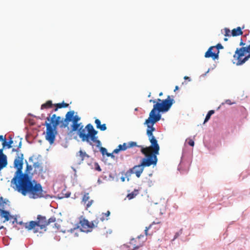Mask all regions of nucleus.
<instances>
[{"label": "nucleus", "instance_id": "17", "mask_svg": "<svg viewBox=\"0 0 250 250\" xmlns=\"http://www.w3.org/2000/svg\"><path fill=\"white\" fill-rule=\"evenodd\" d=\"M131 169L134 171V173L136 174L137 177L139 178L144 170V167L141 166V164H140V165L134 166Z\"/></svg>", "mask_w": 250, "mask_h": 250}, {"label": "nucleus", "instance_id": "48", "mask_svg": "<svg viewBox=\"0 0 250 250\" xmlns=\"http://www.w3.org/2000/svg\"><path fill=\"white\" fill-rule=\"evenodd\" d=\"M188 144L189 146H193L194 145V142L192 140H189Z\"/></svg>", "mask_w": 250, "mask_h": 250}, {"label": "nucleus", "instance_id": "37", "mask_svg": "<svg viewBox=\"0 0 250 250\" xmlns=\"http://www.w3.org/2000/svg\"><path fill=\"white\" fill-rule=\"evenodd\" d=\"M2 146L3 148L5 147H7L8 148L12 147V146L10 145V143L8 144V142H7L6 140L2 143Z\"/></svg>", "mask_w": 250, "mask_h": 250}, {"label": "nucleus", "instance_id": "11", "mask_svg": "<svg viewBox=\"0 0 250 250\" xmlns=\"http://www.w3.org/2000/svg\"><path fill=\"white\" fill-rule=\"evenodd\" d=\"M74 114L75 111L73 110H71L67 112L65 116V118L64 119L62 120V123L61 124L60 127L65 128L67 127L69 123L70 122H72Z\"/></svg>", "mask_w": 250, "mask_h": 250}, {"label": "nucleus", "instance_id": "24", "mask_svg": "<svg viewBox=\"0 0 250 250\" xmlns=\"http://www.w3.org/2000/svg\"><path fill=\"white\" fill-rule=\"evenodd\" d=\"M138 194L139 190L135 189L131 193L128 194L126 197L129 200H131L134 198Z\"/></svg>", "mask_w": 250, "mask_h": 250}, {"label": "nucleus", "instance_id": "2", "mask_svg": "<svg viewBox=\"0 0 250 250\" xmlns=\"http://www.w3.org/2000/svg\"><path fill=\"white\" fill-rule=\"evenodd\" d=\"M85 129L87 132V135L83 136V142H86L88 145L93 146V143H96L97 147H101V142L98 139V137L97 135L98 131L96 130L93 126L91 124H88L85 126Z\"/></svg>", "mask_w": 250, "mask_h": 250}, {"label": "nucleus", "instance_id": "43", "mask_svg": "<svg viewBox=\"0 0 250 250\" xmlns=\"http://www.w3.org/2000/svg\"><path fill=\"white\" fill-rule=\"evenodd\" d=\"M94 165L95 166V168L96 170H97L98 171H101L102 170V169L98 163H95Z\"/></svg>", "mask_w": 250, "mask_h": 250}, {"label": "nucleus", "instance_id": "44", "mask_svg": "<svg viewBox=\"0 0 250 250\" xmlns=\"http://www.w3.org/2000/svg\"><path fill=\"white\" fill-rule=\"evenodd\" d=\"M1 202H2V208H4V204H7L8 203H9V201H8V200H7L6 199H3V201H1Z\"/></svg>", "mask_w": 250, "mask_h": 250}, {"label": "nucleus", "instance_id": "52", "mask_svg": "<svg viewBox=\"0 0 250 250\" xmlns=\"http://www.w3.org/2000/svg\"><path fill=\"white\" fill-rule=\"evenodd\" d=\"M6 140L5 138H4L2 135H0V141H3V142Z\"/></svg>", "mask_w": 250, "mask_h": 250}, {"label": "nucleus", "instance_id": "32", "mask_svg": "<svg viewBox=\"0 0 250 250\" xmlns=\"http://www.w3.org/2000/svg\"><path fill=\"white\" fill-rule=\"evenodd\" d=\"M118 147L119 148V149H120V151L125 150L127 148V144L124 143L123 145H119L118 146Z\"/></svg>", "mask_w": 250, "mask_h": 250}, {"label": "nucleus", "instance_id": "13", "mask_svg": "<svg viewBox=\"0 0 250 250\" xmlns=\"http://www.w3.org/2000/svg\"><path fill=\"white\" fill-rule=\"evenodd\" d=\"M250 52V44L246 47H242L238 49L237 48L235 51L234 58H237V59H239L240 58L244 56L245 53H248Z\"/></svg>", "mask_w": 250, "mask_h": 250}, {"label": "nucleus", "instance_id": "38", "mask_svg": "<svg viewBox=\"0 0 250 250\" xmlns=\"http://www.w3.org/2000/svg\"><path fill=\"white\" fill-rule=\"evenodd\" d=\"M182 233V229H181L179 231L177 232L174 236L172 241H174Z\"/></svg>", "mask_w": 250, "mask_h": 250}, {"label": "nucleus", "instance_id": "1", "mask_svg": "<svg viewBox=\"0 0 250 250\" xmlns=\"http://www.w3.org/2000/svg\"><path fill=\"white\" fill-rule=\"evenodd\" d=\"M32 178V176L23 174L16 179L13 178L11 181V186L22 195H28L30 198H52V196L46 194V192L42 189L41 185Z\"/></svg>", "mask_w": 250, "mask_h": 250}, {"label": "nucleus", "instance_id": "22", "mask_svg": "<svg viewBox=\"0 0 250 250\" xmlns=\"http://www.w3.org/2000/svg\"><path fill=\"white\" fill-rule=\"evenodd\" d=\"M79 156L81 157V161H83L85 158H89V156L85 151H83L82 150L76 153V157Z\"/></svg>", "mask_w": 250, "mask_h": 250}, {"label": "nucleus", "instance_id": "6", "mask_svg": "<svg viewBox=\"0 0 250 250\" xmlns=\"http://www.w3.org/2000/svg\"><path fill=\"white\" fill-rule=\"evenodd\" d=\"M23 154H20L19 156H16L14 161V167L17 169L13 178H15L23 175L22 174V168L23 165Z\"/></svg>", "mask_w": 250, "mask_h": 250}, {"label": "nucleus", "instance_id": "62", "mask_svg": "<svg viewBox=\"0 0 250 250\" xmlns=\"http://www.w3.org/2000/svg\"><path fill=\"white\" fill-rule=\"evenodd\" d=\"M33 156H31L29 158V162H32L33 161Z\"/></svg>", "mask_w": 250, "mask_h": 250}, {"label": "nucleus", "instance_id": "53", "mask_svg": "<svg viewBox=\"0 0 250 250\" xmlns=\"http://www.w3.org/2000/svg\"><path fill=\"white\" fill-rule=\"evenodd\" d=\"M1 201H3V197H0V207H1L2 208V205Z\"/></svg>", "mask_w": 250, "mask_h": 250}, {"label": "nucleus", "instance_id": "27", "mask_svg": "<svg viewBox=\"0 0 250 250\" xmlns=\"http://www.w3.org/2000/svg\"><path fill=\"white\" fill-rule=\"evenodd\" d=\"M25 163L26 164V167L24 173L22 172V174H26L28 176H32V174H30L29 171L32 169V166L29 165L26 160H25Z\"/></svg>", "mask_w": 250, "mask_h": 250}, {"label": "nucleus", "instance_id": "61", "mask_svg": "<svg viewBox=\"0 0 250 250\" xmlns=\"http://www.w3.org/2000/svg\"><path fill=\"white\" fill-rule=\"evenodd\" d=\"M184 79H185V80H189V81H190V78H189V77H188V76H185V77H184Z\"/></svg>", "mask_w": 250, "mask_h": 250}, {"label": "nucleus", "instance_id": "47", "mask_svg": "<svg viewBox=\"0 0 250 250\" xmlns=\"http://www.w3.org/2000/svg\"><path fill=\"white\" fill-rule=\"evenodd\" d=\"M113 154H114L113 152H112V153L107 152L106 155L108 157H110L111 158L114 159L115 158V156Z\"/></svg>", "mask_w": 250, "mask_h": 250}, {"label": "nucleus", "instance_id": "49", "mask_svg": "<svg viewBox=\"0 0 250 250\" xmlns=\"http://www.w3.org/2000/svg\"><path fill=\"white\" fill-rule=\"evenodd\" d=\"M93 202V200H91V201H88V203H87V205H86V207H87V208H89V207H90L91 206V205H92V204Z\"/></svg>", "mask_w": 250, "mask_h": 250}, {"label": "nucleus", "instance_id": "35", "mask_svg": "<svg viewBox=\"0 0 250 250\" xmlns=\"http://www.w3.org/2000/svg\"><path fill=\"white\" fill-rule=\"evenodd\" d=\"M56 220V217L54 216H52L48 220H47V226L49 225L51 223L55 222Z\"/></svg>", "mask_w": 250, "mask_h": 250}, {"label": "nucleus", "instance_id": "57", "mask_svg": "<svg viewBox=\"0 0 250 250\" xmlns=\"http://www.w3.org/2000/svg\"><path fill=\"white\" fill-rule=\"evenodd\" d=\"M18 224L19 225H24V227H25V223H23L22 221H20V222H17Z\"/></svg>", "mask_w": 250, "mask_h": 250}, {"label": "nucleus", "instance_id": "30", "mask_svg": "<svg viewBox=\"0 0 250 250\" xmlns=\"http://www.w3.org/2000/svg\"><path fill=\"white\" fill-rule=\"evenodd\" d=\"M33 167L35 168H38L40 173L42 172L43 168L40 163L39 162H37L34 163L33 164Z\"/></svg>", "mask_w": 250, "mask_h": 250}, {"label": "nucleus", "instance_id": "56", "mask_svg": "<svg viewBox=\"0 0 250 250\" xmlns=\"http://www.w3.org/2000/svg\"><path fill=\"white\" fill-rule=\"evenodd\" d=\"M70 194H71L70 192H67L65 195V197L66 198L69 197L70 195Z\"/></svg>", "mask_w": 250, "mask_h": 250}, {"label": "nucleus", "instance_id": "58", "mask_svg": "<svg viewBox=\"0 0 250 250\" xmlns=\"http://www.w3.org/2000/svg\"><path fill=\"white\" fill-rule=\"evenodd\" d=\"M125 176H122V177H121V181H122V182H125Z\"/></svg>", "mask_w": 250, "mask_h": 250}, {"label": "nucleus", "instance_id": "4", "mask_svg": "<svg viewBox=\"0 0 250 250\" xmlns=\"http://www.w3.org/2000/svg\"><path fill=\"white\" fill-rule=\"evenodd\" d=\"M47 121L50 122L48 123L45 122L44 125L46 126V128L51 130L57 132V128L58 125H60L62 123V118L60 116H57L56 114H53L51 117V114H48V116L46 118Z\"/></svg>", "mask_w": 250, "mask_h": 250}, {"label": "nucleus", "instance_id": "7", "mask_svg": "<svg viewBox=\"0 0 250 250\" xmlns=\"http://www.w3.org/2000/svg\"><path fill=\"white\" fill-rule=\"evenodd\" d=\"M223 46L221 43H218L215 46H210L205 53V58H212L215 60L219 57V49H223Z\"/></svg>", "mask_w": 250, "mask_h": 250}, {"label": "nucleus", "instance_id": "54", "mask_svg": "<svg viewBox=\"0 0 250 250\" xmlns=\"http://www.w3.org/2000/svg\"><path fill=\"white\" fill-rule=\"evenodd\" d=\"M245 44V43H244L242 40V39H241V42H240V46H244Z\"/></svg>", "mask_w": 250, "mask_h": 250}, {"label": "nucleus", "instance_id": "14", "mask_svg": "<svg viewBox=\"0 0 250 250\" xmlns=\"http://www.w3.org/2000/svg\"><path fill=\"white\" fill-rule=\"evenodd\" d=\"M77 229H80L81 231L84 232H90L91 230H89V222L85 219H83L80 221L79 225H78Z\"/></svg>", "mask_w": 250, "mask_h": 250}, {"label": "nucleus", "instance_id": "55", "mask_svg": "<svg viewBox=\"0 0 250 250\" xmlns=\"http://www.w3.org/2000/svg\"><path fill=\"white\" fill-rule=\"evenodd\" d=\"M103 214H104L105 216H107H107H108L110 215V211H107L106 212V213H103Z\"/></svg>", "mask_w": 250, "mask_h": 250}, {"label": "nucleus", "instance_id": "45", "mask_svg": "<svg viewBox=\"0 0 250 250\" xmlns=\"http://www.w3.org/2000/svg\"><path fill=\"white\" fill-rule=\"evenodd\" d=\"M225 103L226 104H229V105H231V104H233L234 103H232L230 100L228 99V100H226L225 101V103H222V104L223 105Z\"/></svg>", "mask_w": 250, "mask_h": 250}, {"label": "nucleus", "instance_id": "26", "mask_svg": "<svg viewBox=\"0 0 250 250\" xmlns=\"http://www.w3.org/2000/svg\"><path fill=\"white\" fill-rule=\"evenodd\" d=\"M122 174H124L125 177L126 178L127 181H129L130 177L132 174L134 173V171L132 170L131 168L129 169L126 172L124 173V172H121Z\"/></svg>", "mask_w": 250, "mask_h": 250}, {"label": "nucleus", "instance_id": "18", "mask_svg": "<svg viewBox=\"0 0 250 250\" xmlns=\"http://www.w3.org/2000/svg\"><path fill=\"white\" fill-rule=\"evenodd\" d=\"M0 213L1 217L4 218L5 219L4 222L10 220V218L13 217V216H12L10 214V213L8 211L1 208H0Z\"/></svg>", "mask_w": 250, "mask_h": 250}, {"label": "nucleus", "instance_id": "60", "mask_svg": "<svg viewBox=\"0 0 250 250\" xmlns=\"http://www.w3.org/2000/svg\"><path fill=\"white\" fill-rule=\"evenodd\" d=\"M8 144L10 143V145H11L13 143V141L12 140V138H10V140L8 142Z\"/></svg>", "mask_w": 250, "mask_h": 250}, {"label": "nucleus", "instance_id": "20", "mask_svg": "<svg viewBox=\"0 0 250 250\" xmlns=\"http://www.w3.org/2000/svg\"><path fill=\"white\" fill-rule=\"evenodd\" d=\"M95 123L96 125L97 128L100 130L104 131L106 129V125L105 124L101 125V121L99 119H96L95 121Z\"/></svg>", "mask_w": 250, "mask_h": 250}, {"label": "nucleus", "instance_id": "59", "mask_svg": "<svg viewBox=\"0 0 250 250\" xmlns=\"http://www.w3.org/2000/svg\"><path fill=\"white\" fill-rule=\"evenodd\" d=\"M37 119H40L41 120H42L44 117V116L43 114H42V118L40 117H36Z\"/></svg>", "mask_w": 250, "mask_h": 250}, {"label": "nucleus", "instance_id": "63", "mask_svg": "<svg viewBox=\"0 0 250 250\" xmlns=\"http://www.w3.org/2000/svg\"><path fill=\"white\" fill-rule=\"evenodd\" d=\"M102 181L100 179H98V181H97V183L99 184H100L101 183H102Z\"/></svg>", "mask_w": 250, "mask_h": 250}, {"label": "nucleus", "instance_id": "15", "mask_svg": "<svg viewBox=\"0 0 250 250\" xmlns=\"http://www.w3.org/2000/svg\"><path fill=\"white\" fill-rule=\"evenodd\" d=\"M155 124V123L147 119L144 123V125H147L146 135L148 137L154 136L153 132L155 130V128L153 126Z\"/></svg>", "mask_w": 250, "mask_h": 250}, {"label": "nucleus", "instance_id": "39", "mask_svg": "<svg viewBox=\"0 0 250 250\" xmlns=\"http://www.w3.org/2000/svg\"><path fill=\"white\" fill-rule=\"evenodd\" d=\"M81 120V118L78 115H74L72 123H77Z\"/></svg>", "mask_w": 250, "mask_h": 250}, {"label": "nucleus", "instance_id": "23", "mask_svg": "<svg viewBox=\"0 0 250 250\" xmlns=\"http://www.w3.org/2000/svg\"><path fill=\"white\" fill-rule=\"evenodd\" d=\"M250 58V52L248 53V55L246 56L244 59H241V58H240L239 59L237 60V62L236 63V65H240L244 63L247 61L248 60V59Z\"/></svg>", "mask_w": 250, "mask_h": 250}, {"label": "nucleus", "instance_id": "8", "mask_svg": "<svg viewBox=\"0 0 250 250\" xmlns=\"http://www.w3.org/2000/svg\"><path fill=\"white\" fill-rule=\"evenodd\" d=\"M158 161L157 154L152 153L151 154L146 155V156L142 159L141 163V166L144 167H149L151 165L156 166Z\"/></svg>", "mask_w": 250, "mask_h": 250}, {"label": "nucleus", "instance_id": "10", "mask_svg": "<svg viewBox=\"0 0 250 250\" xmlns=\"http://www.w3.org/2000/svg\"><path fill=\"white\" fill-rule=\"evenodd\" d=\"M161 111L159 110V108L153 105V107L149 114V117L147 119L150 120L152 122L156 123L161 119Z\"/></svg>", "mask_w": 250, "mask_h": 250}, {"label": "nucleus", "instance_id": "42", "mask_svg": "<svg viewBox=\"0 0 250 250\" xmlns=\"http://www.w3.org/2000/svg\"><path fill=\"white\" fill-rule=\"evenodd\" d=\"M154 224H156L155 222H153L148 227H147L146 228V229L145 230L146 235H147V234H148L147 231H148V229H149Z\"/></svg>", "mask_w": 250, "mask_h": 250}, {"label": "nucleus", "instance_id": "51", "mask_svg": "<svg viewBox=\"0 0 250 250\" xmlns=\"http://www.w3.org/2000/svg\"><path fill=\"white\" fill-rule=\"evenodd\" d=\"M120 151V149H119V148H118V147H117V148H116V149H115L113 150V153L117 154V153H118Z\"/></svg>", "mask_w": 250, "mask_h": 250}, {"label": "nucleus", "instance_id": "36", "mask_svg": "<svg viewBox=\"0 0 250 250\" xmlns=\"http://www.w3.org/2000/svg\"><path fill=\"white\" fill-rule=\"evenodd\" d=\"M100 151L102 154L103 155H106L107 152V149L103 147H100Z\"/></svg>", "mask_w": 250, "mask_h": 250}, {"label": "nucleus", "instance_id": "3", "mask_svg": "<svg viewBox=\"0 0 250 250\" xmlns=\"http://www.w3.org/2000/svg\"><path fill=\"white\" fill-rule=\"evenodd\" d=\"M47 226V220L45 216L41 215L37 216V221H31L25 223V228L28 230L33 229L34 233L39 232V229H42Z\"/></svg>", "mask_w": 250, "mask_h": 250}, {"label": "nucleus", "instance_id": "46", "mask_svg": "<svg viewBox=\"0 0 250 250\" xmlns=\"http://www.w3.org/2000/svg\"><path fill=\"white\" fill-rule=\"evenodd\" d=\"M12 223L13 224H14L15 223H17V217H14L13 216V218H10V220Z\"/></svg>", "mask_w": 250, "mask_h": 250}, {"label": "nucleus", "instance_id": "12", "mask_svg": "<svg viewBox=\"0 0 250 250\" xmlns=\"http://www.w3.org/2000/svg\"><path fill=\"white\" fill-rule=\"evenodd\" d=\"M148 140L150 143V147L153 149L152 153L158 155L160 150V146L158 141L154 136L148 137Z\"/></svg>", "mask_w": 250, "mask_h": 250}, {"label": "nucleus", "instance_id": "41", "mask_svg": "<svg viewBox=\"0 0 250 250\" xmlns=\"http://www.w3.org/2000/svg\"><path fill=\"white\" fill-rule=\"evenodd\" d=\"M148 150V147H146V148L142 147L141 151L143 154L145 155V156H146V155H148L147 154Z\"/></svg>", "mask_w": 250, "mask_h": 250}, {"label": "nucleus", "instance_id": "33", "mask_svg": "<svg viewBox=\"0 0 250 250\" xmlns=\"http://www.w3.org/2000/svg\"><path fill=\"white\" fill-rule=\"evenodd\" d=\"M137 146L138 147H140L141 146H137L136 142H128V143L127 145V148H128L132 147H134V146Z\"/></svg>", "mask_w": 250, "mask_h": 250}, {"label": "nucleus", "instance_id": "50", "mask_svg": "<svg viewBox=\"0 0 250 250\" xmlns=\"http://www.w3.org/2000/svg\"><path fill=\"white\" fill-rule=\"evenodd\" d=\"M225 31H226V34L225 35V36H229V33L230 32V30L228 29V28H225Z\"/></svg>", "mask_w": 250, "mask_h": 250}, {"label": "nucleus", "instance_id": "40", "mask_svg": "<svg viewBox=\"0 0 250 250\" xmlns=\"http://www.w3.org/2000/svg\"><path fill=\"white\" fill-rule=\"evenodd\" d=\"M98 223V222L96 221V220L92 221L91 222H89V229L94 228L95 227V224H96V225H97Z\"/></svg>", "mask_w": 250, "mask_h": 250}, {"label": "nucleus", "instance_id": "34", "mask_svg": "<svg viewBox=\"0 0 250 250\" xmlns=\"http://www.w3.org/2000/svg\"><path fill=\"white\" fill-rule=\"evenodd\" d=\"M89 199L88 193H85L83 197V202L86 203Z\"/></svg>", "mask_w": 250, "mask_h": 250}, {"label": "nucleus", "instance_id": "29", "mask_svg": "<svg viewBox=\"0 0 250 250\" xmlns=\"http://www.w3.org/2000/svg\"><path fill=\"white\" fill-rule=\"evenodd\" d=\"M53 104L51 101H48L46 103L42 104L41 105V109L51 107Z\"/></svg>", "mask_w": 250, "mask_h": 250}, {"label": "nucleus", "instance_id": "5", "mask_svg": "<svg viewBox=\"0 0 250 250\" xmlns=\"http://www.w3.org/2000/svg\"><path fill=\"white\" fill-rule=\"evenodd\" d=\"M158 102L154 104V106L159 108L162 113H165L168 111L171 108L172 104L175 103L173 99H171L170 96H168L165 100L157 99Z\"/></svg>", "mask_w": 250, "mask_h": 250}, {"label": "nucleus", "instance_id": "16", "mask_svg": "<svg viewBox=\"0 0 250 250\" xmlns=\"http://www.w3.org/2000/svg\"><path fill=\"white\" fill-rule=\"evenodd\" d=\"M57 132H55L46 128L45 139L48 141L50 145L54 143Z\"/></svg>", "mask_w": 250, "mask_h": 250}, {"label": "nucleus", "instance_id": "19", "mask_svg": "<svg viewBox=\"0 0 250 250\" xmlns=\"http://www.w3.org/2000/svg\"><path fill=\"white\" fill-rule=\"evenodd\" d=\"M1 158L3 160V162L0 161V165L6 167L7 165V159L6 155L3 153V149H0V159Z\"/></svg>", "mask_w": 250, "mask_h": 250}, {"label": "nucleus", "instance_id": "9", "mask_svg": "<svg viewBox=\"0 0 250 250\" xmlns=\"http://www.w3.org/2000/svg\"><path fill=\"white\" fill-rule=\"evenodd\" d=\"M83 126L82 125V123H78V122L72 123L71 125V132L78 131V134L81 139L82 141H83V135L85 136L87 135L85 131L86 129L85 127L83 128Z\"/></svg>", "mask_w": 250, "mask_h": 250}, {"label": "nucleus", "instance_id": "31", "mask_svg": "<svg viewBox=\"0 0 250 250\" xmlns=\"http://www.w3.org/2000/svg\"><path fill=\"white\" fill-rule=\"evenodd\" d=\"M55 106H58V108H66L69 106L68 104L65 103L64 102H62V103H58L55 104Z\"/></svg>", "mask_w": 250, "mask_h": 250}, {"label": "nucleus", "instance_id": "25", "mask_svg": "<svg viewBox=\"0 0 250 250\" xmlns=\"http://www.w3.org/2000/svg\"><path fill=\"white\" fill-rule=\"evenodd\" d=\"M21 140H22V138H20L19 145H18V146H17V148H13V149L12 150V152H16V153H17V156H19V155L20 154H22V153L20 152V149H19L21 147V145H22V141H21Z\"/></svg>", "mask_w": 250, "mask_h": 250}, {"label": "nucleus", "instance_id": "21", "mask_svg": "<svg viewBox=\"0 0 250 250\" xmlns=\"http://www.w3.org/2000/svg\"><path fill=\"white\" fill-rule=\"evenodd\" d=\"M242 34L243 32L240 27H237L236 28H234L231 31V35L233 37L241 35Z\"/></svg>", "mask_w": 250, "mask_h": 250}, {"label": "nucleus", "instance_id": "28", "mask_svg": "<svg viewBox=\"0 0 250 250\" xmlns=\"http://www.w3.org/2000/svg\"><path fill=\"white\" fill-rule=\"evenodd\" d=\"M214 113V110H209L208 112V113L205 117V119L204 122V124H205L206 123H207L210 119L211 116L212 114H213Z\"/></svg>", "mask_w": 250, "mask_h": 250}, {"label": "nucleus", "instance_id": "64", "mask_svg": "<svg viewBox=\"0 0 250 250\" xmlns=\"http://www.w3.org/2000/svg\"><path fill=\"white\" fill-rule=\"evenodd\" d=\"M149 102H150V103H156V101H155V100H149Z\"/></svg>", "mask_w": 250, "mask_h": 250}]
</instances>
